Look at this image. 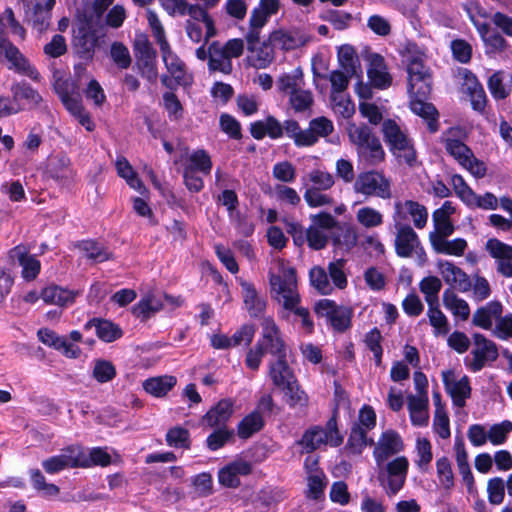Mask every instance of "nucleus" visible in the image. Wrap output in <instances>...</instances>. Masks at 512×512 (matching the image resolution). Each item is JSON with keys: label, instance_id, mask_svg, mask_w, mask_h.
I'll list each match as a JSON object with an SVG mask.
<instances>
[{"label": "nucleus", "instance_id": "obj_1", "mask_svg": "<svg viewBox=\"0 0 512 512\" xmlns=\"http://www.w3.org/2000/svg\"><path fill=\"white\" fill-rule=\"evenodd\" d=\"M350 141L355 145L359 160L369 166L384 161L385 151L379 138L367 125H352L348 130Z\"/></svg>", "mask_w": 512, "mask_h": 512}, {"label": "nucleus", "instance_id": "obj_2", "mask_svg": "<svg viewBox=\"0 0 512 512\" xmlns=\"http://www.w3.org/2000/svg\"><path fill=\"white\" fill-rule=\"evenodd\" d=\"M272 296L285 310H293L300 302L297 290L296 270L293 267L282 265L279 274L270 275Z\"/></svg>", "mask_w": 512, "mask_h": 512}, {"label": "nucleus", "instance_id": "obj_3", "mask_svg": "<svg viewBox=\"0 0 512 512\" xmlns=\"http://www.w3.org/2000/svg\"><path fill=\"white\" fill-rule=\"evenodd\" d=\"M382 133L390 152L398 162L412 166L416 161V151L412 140L400 126L394 120L387 119L382 124Z\"/></svg>", "mask_w": 512, "mask_h": 512}, {"label": "nucleus", "instance_id": "obj_4", "mask_svg": "<svg viewBox=\"0 0 512 512\" xmlns=\"http://www.w3.org/2000/svg\"><path fill=\"white\" fill-rule=\"evenodd\" d=\"M353 190L366 198L377 197L387 200L392 197L391 180L379 170L359 173L354 181Z\"/></svg>", "mask_w": 512, "mask_h": 512}, {"label": "nucleus", "instance_id": "obj_5", "mask_svg": "<svg viewBox=\"0 0 512 512\" xmlns=\"http://www.w3.org/2000/svg\"><path fill=\"white\" fill-rule=\"evenodd\" d=\"M343 437L337 428L336 417L330 418L325 427L314 426L308 429L300 440V445L304 447L307 453L318 449L323 444H329L333 447L341 445Z\"/></svg>", "mask_w": 512, "mask_h": 512}, {"label": "nucleus", "instance_id": "obj_6", "mask_svg": "<svg viewBox=\"0 0 512 512\" xmlns=\"http://www.w3.org/2000/svg\"><path fill=\"white\" fill-rule=\"evenodd\" d=\"M313 39L310 30L306 26H291L278 28L269 34V41L275 48L282 51H292L306 46Z\"/></svg>", "mask_w": 512, "mask_h": 512}, {"label": "nucleus", "instance_id": "obj_7", "mask_svg": "<svg viewBox=\"0 0 512 512\" xmlns=\"http://www.w3.org/2000/svg\"><path fill=\"white\" fill-rule=\"evenodd\" d=\"M261 30L249 29L245 35L247 50L250 53L248 61L256 69H265L275 59V46L269 38L259 45Z\"/></svg>", "mask_w": 512, "mask_h": 512}, {"label": "nucleus", "instance_id": "obj_8", "mask_svg": "<svg viewBox=\"0 0 512 512\" xmlns=\"http://www.w3.org/2000/svg\"><path fill=\"white\" fill-rule=\"evenodd\" d=\"M471 356V359L466 358V364L471 371L478 372L488 363L497 359L498 349L493 341L487 339L480 333H475L473 335Z\"/></svg>", "mask_w": 512, "mask_h": 512}, {"label": "nucleus", "instance_id": "obj_9", "mask_svg": "<svg viewBox=\"0 0 512 512\" xmlns=\"http://www.w3.org/2000/svg\"><path fill=\"white\" fill-rule=\"evenodd\" d=\"M262 337L257 342L264 353L278 358H287V347L281 336L280 329L272 318H264L261 322Z\"/></svg>", "mask_w": 512, "mask_h": 512}, {"label": "nucleus", "instance_id": "obj_10", "mask_svg": "<svg viewBox=\"0 0 512 512\" xmlns=\"http://www.w3.org/2000/svg\"><path fill=\"white\" fill-rule=\"evenodd\" d=\"M316 313L326 317L334 330L344 332L351 325V309L338 306L333 300L322 299L315 305Z\"/></svg>", "mask_w": 512, "mask_h": 512}, {"label": "nucleus", "instance_id": "obj_11", "mask_svg": "<svg viewBox=\"0 0 512 512\" xmlns=\"http://www.w3.org/2000/svg\"><path fill=\"white\" fill-rule=\"evenodd\" d=\"M397 230L395 237L396 254L402 258H408L416 253L419 257L425 256L424 249L420 245V240L413 228L407 224L395 223Z\"/></svg>", "mask_w": 512, "mask_h": 512}, {"label": "nucleus", "instance_id": "obj_12", "mask_svg": "<svg viewBox=\"0 0 512 512\" xmlns=\"http://www.w3.org/2000/svg\"><path fill=\"white\" fill-rule=\"evenodd\" d=\"M24 9L25 20L35 30L42 33L50 25L51 10L53 6H48V0H19Z\"/></svg>", "mask_w": 512, "mask_h": 512}, {"label": "nucleus", "instance_id": "obj_13", "mask_svg": "<svg viewBox=\"0 0 512 512\" xmlns=\"http://www.w3.org/2000/svg\"><path fill=\"white\" fill-rule=\"evenodd\" d=\"M0 54H4L5 58L9 61L10 69L16 70L33 81H40L39 72L7 38L0 37Z\"/></svg>", "mask_w": 512, "mask_h": 512}, {"label": "nucleus", "instance_id": "obj_14", "mask_svg": "<svg viewBox=\"0 0 512 512\" xmlns=\"http://www.w3.org/2000/svg\"><path fill=\"white\" fill-rule=\"evenodd\" d=\"M404 444L400 435L394 430H387L382 433L373 455L377 465L383 464L389 457L401 452Z\"/></svg>", "mask_w": 512, "mask_h": 512}, {"label": "nucleus", "instance_id": "obj_15", "mask_svg": "<svg viewBox=\"0 0 512 512\" xmlns=\"http://www.w3.org/2000/svg\"><path fill=\"white\" fill-rule=\"evenodd\" d=\"M406 210L413 220V224L417 229H422L426 226L428 219V212L424 205L413 200L396 201L394 203V214L393 220L395 223H401L402 220L406 219L403 212Z\"/></svg>", "mask_w": 512, "mask_h": 512}, {"label": "nucleus", "instance_id": "obj_16", "mask_svg": "<svg viewBox=\"0 0 512 512\" xmlns=\"http://www.w3.org/2000/svg\"><path fill=\"white\" fill-rule=\"evenodd\" d=\"M437 267L444 281L452 286V289H458L460 292H468L471 290L472 282L466 272L454 263L447 260H439Z\"/></svg>", "mask_w": 512, "mask_h": 512}, {"label": "nucleus", "instance_id": "obj_17", "mask_svg": "<svg viewBox=\"0 0 512 512\" xmlns=\"http://www.w3.org/2000/svg\"><path fill=\"white\" fill-rule=\"evenodd\" d=\"M486 250L496 259L497 271L505 277H512V246L493 238L486 242Z\"/></svg>", "mask_w": 512, "mask_h": 512}, {"label": "nucleus", "instance_id": "obj_18", "mask_svg": "<svg viewBox=\"0 0 512 512\" xmlns=\"http://www.w3.org/2000/svg\"><path fill=\"white\" fill-rule=\"evenodd\" d=\"M442 377L445 389L451 396L454 405L463 407L471 392L468 378L464 376L460 380H456L452 371H444Z\"/></svg>", "mask_w": 512, "mask_h": 512}, {"label": "nucleus", "instance_id": "obj_19", "mask_svg": "<svg viewBox=\"0 0 512 512\" xmlns=\"http://www.w3.org/2000/svg\"><path fill=\"white\" fill-rule=\"evenodd\" d=\"M9 258L22 267V276L28 281L35 279L40 272V261L34 255H30L25 246L19 245L11 249Z\"/></svg>", "mask_w": 512, "mask_h": 512}, {"label": "nucleus", "instance_id": "obj_20", "mask_svg": "<svg viewBox=\"0 0 512 512\" xmlns=\"http://www.w3.org/2000/svg\"><path fill=\"white\" fill-rule=\"evenodd\" d=\"M368 62L367 75L373 87L388 88L391 85L392 77L387 71L384 58L380 54L371 53L368 55Z\"/></svg>", "mask_w": 512, "mask_h": 512}, {"label": "nucleus", "instance_id": "obj_21", "mask_svg": "<svg viewBox=\"0 0 512 512\" xmlns=\"http://www.w3.org/2000/svg\"><path fill=\"white\" fill-rule=\"evenodd\" d=\"M160 47L165 66L174 78L177 85H188L185 63L171 50L169 43H163Z\"/></svg>", "mask_w": 512, "mask_h": 512}, {"label": "nucleus", "instance_id": "obj_22", "mask_svg": "<svg viewBox=\"0 0 512 512\" xmlns=\"http://www.w3.org/2000/svg\"><path fill=\"white\" fill-rule=\"evenodd\" d=\"M233 406L231 399L220 400L202 417V424L210 428L227 427L226 423L233 414Z\"/></svg>", "mask_w": 512, "mask_h": 512}, {"label": "nucleus", "instance_id": "obj_23", "mask_svg": "<svg viewBox=\"0 0 512 512\" xmlns=\"http://www.w3.org/2000/svg\"><path fill=\"white\" fill-rule=\"evenodd\" d=\"M409 462L406 457L400 456L387 464L388 494L395 495L403 487Z\"/></svg>", "mask_w": 512, "mask_h": 512}, {"label": "nucleus", "instance_id": "obj_24", "mask_svg": "<svg viewBox=\"0 0 512 512\" xmlns=\"http://www.w3.org/2000/svg\"><path fill=\"white\" fill-rule=\"evenodd\" d=\"M209 61L208 70L211 73L220 72L224 75L232 73L233 65L232 60L223 50L222 44L219 41H212L208 45Z\"/></svg>", "mask_w": 512, "mask_h": 512}, {"label": "nucleus", "instance_id": "obj_25", "mask_svg": "<svg viewBox=\"0 0 512 512\" xmlns=\"http://www.w3.org/2000/svg\"><path fill=\"white\" fill-rule=\"evenodd\" d=\"M279 9V0H259L258 6L251 11L249 29L262 30L269 18L275 15Z\"/></svg>", "mask_w": 512, "mask_h": 512}, {"label": "nucleus", "instance_id": "obj_26", "mask_svg": "<svg viewBox=\"0 0 512 512\" xmlns=\"http://www.w3.org/2000/svg\"><path fill=\"white\" fill-rule=\"evenodd\" d=\"M334 131L332 121L326 117H317L309 122L308 128L304 129V147L315 145L319 138L327 137Z\"/></svg>", "mask_w": 512, "mask_h": 512}, {"label": "nucleus", "instance_id": "obj_27", "mask_svg": "<svg viewBox=\"0 0 512 512\" xmlns=\"http://www.w3.org/2000/svg\"><path fill=\"white\" fill-rule=\"evenodd\" d=\"M75 446L69 447L63 454L52 456L42 462L43 469L49 474L58 473L68 467L75 468L78 464H84L77 460Z\"/></svg>", "mask_w": 512, "mask_h": 512}, {"label": "nucleus", "instance_id": "obj_28", "mask_svg": "<svg viewBox=\"0 0 512 512\" xmlns=\"http://www.w3.org/2000/svg\"><path fill=\"white\" fill-rule=\"evenodd\" d=\"M250 133L256 140H261L265 136L271 139H279L283 136L282 124L274 116H268L264 120H258L250 125Z\"/></svg>", "mask_w": 512, "mask_h": 512}, {"label": "nucleus", "instance_id": "obj_29", "mask_svg": "<svg viewBox=\"0 0 512 512\" xmlns=\"http://www.w3.org/2000/svg\"><path fill=\"white\" fill-rule=\"evenodd\" d=\"M97 44V37L88 23L81 24L74 31L73 45L78 54L88 57L94 51Z\"/></svg>", "mask_w": 512, "mask_h": 512}, {"label": "nucleus", "instance_id": "obj_30", "mask_svg": "<svg viewBox=\"0 0 512 512\" xmlns=\"http://www.w3.org/2000/svg\"><path fill=\"white\" fill-rule=\"evenodd\" d=\"M503 306L499 301H490L486 305L479 307L473 314L472 323L475 326L489 330L492 327L493 320H498L502 315Z\"/></svg>", "mask_w": 512, "mask_h": 512}, {"label": "nucleus", "instance_id": "obj_31", "mask_svg": "<svg viewBox=\"0 0 512 512\" xmlns=\"http://www.w3.org/2000/svg\"><path fill=\"white\" fill-rule=\"evenodd\" d=\"M428 396H407V407L414 426H426L429 421Z\"/></svg>", "mask_w": 512, "mask_h": 512}, {"label": "nucleus", "instance_id": "obj_32", "mask_svg": "<svg viewBox=\"0 0 512 512\" xmlns=\"http://www.w3.org/2000/svg\"><path fill=\"white\" fill-rule=\"evenodd\" d=\"M449 236H440L430 240L433 250L438 254L460 257L467 249V241L463 238L448 240Z\"/></svg>", "mask_w": 512, "mask_h": 512}, {"label": "nucleus", "instance_id": "obj_33", "mask_svg": "<svg viewBox=\"0 0 512 512\" xmlns=\"http://www.w3.org/2000/svg\"><path fill=\"white\" fill-rule=\"evenodd\" d=\"M444 307L449 310L454 317L466 321L470 316V307L466 300L460 298L452 288H447L442 295Z\"/></svg>", "mask_w": 512, "mask_h": 512}, {"label": "nucleus", "instance_id": "obj_34", "mask_svg": "<svg viewBox=\"0 0 512 512\" xmlns=\"http://www.w3.org/2000/svg\"><path fill=\"white\" fill-rule=\"evenodd\" d=\"M424 100L425 99H411L410 108L413 113L426 121L428 130L431 133H435L439 129V114L433 104L425 102Z\"/></svg>", "mask_w": 512, "mask_h": 512}, {"label": "nucleus", "instance_id": "obj_35", "mask_svg": "<svg viewBox=\"0 0 512 512\" xmlns=\"http://www.w3.org/2000/svg\"><path fill=\"white\" fill-rule=\"evenodd\" d=\"M269 376L273 384L278 388L296 379L293 369L288 365L286 358H278L269 363Z\"/></svg>", "mask_w": 512, "mask_h": 512}, {"label": "nucleus", "instance_id": "obj_36", "mask_svg": "<svg viewBox=\"0 0 512 512\" xmlns=\"http://www.w3.org/2000/svg\"><path fill=\"white\" fill-rule=\"evenodd\" d=\"M206 7H202L198 4H187L186 6V14L190 16L189 20L197 22H202L205 25V43H208L209 40L217 35V29L215 27L214 20L208 14Z\"/></svg>", "mask_w": 512, "mask_h": 512}, {"label": "nucleus", "instance_id": "obj_37", "mask_svg": "<svg viewBox=\"0 0 512 512\" xmlns=\"http://www.w3.org/2000/svg\"><path fill=\"white\" fill-rule=\"evenodd\" d=\"M92 327H95L97 336L104 342H112L122 336L119 326L105 319L93 318L84 326L86 330Z\"/></svg>", "mask_w": 512, "mask_h": 512}, {"label": "nucleus", "instance_id": "obj_38", "mask_svg": "<svg viewBox=\"0 0 512 512\" xmlns=\"http://www.w3.org/2000/svg\"><path fill=\"white\" fill-rule=\"evenodd\" d=\"M241 287L244 304L250 316L259 317L266 308V301L258 295L252 283L243 282Z\"/></svg>", "mask_w": 512, "mask_h": 512}, {"label": "nucleus", "instance_id": "obj_39", "mask_svg": "<svg viewBox=\"0 0 512 512\" xmlns=\"http://www.w3.org/2000/svg\"><path fill=\"white\" fill-rule=\"evenodd\" d=\"M77 294L78 292L51 285L42 290L41 298L47 304L66 306L74 302Z\"/></svg>", "mask_w": 512, "mask_h": 512}, {"label": "nucleus", "instance_id": "obj_40", "mask_svg": "<svg viewBox=\"0 0 512 512\" xmlns=\"http://www.w3.org/2000/svg\"><path fill=\"white\" fill-rule=\"evenodd\" d=\"M176 383L177 379L175 376L164 375L145 380L143 382V388L147 393L155 397H163L176 385Z\"/></svg>", "mask_w": 512, "mask_h": 512}, {"label": "nucleus", "instance_id": "obj_41", "mask_svg": "<svg viewBox=\"0 0 512 512\" xmlns=\"http://www.w3.org/2000/svg\"><path fill=\"white\" fill-rule=\"evenodd\" d=\"M304 85V74L301 67H297L290 73L281 74L276 80L277 90L288 95Z\"/></svg>", "mask_w": 512, "mask_h": 512}, {"label": "nucleus", "instance_id": "obj_42", "mask_svg": "<svg viewBox=\"0 0 512 512\" xmlns=\"http://www.w3.org/2000/svg\"><path fill=\"white\" fill-rule=\"evenodd\" d=\"M338 62L348 75L359 76L362 73L359 58L355 49L350 45H342L338 50Z\"/></svg>", "mask_w": 512, "mask_h": 512}, {"label": "nucleus", "instance_id": "obj_43", "mask_svg": "<svg viewBox=\"0 0 512 512\" xmlns=\"http://www.w3.org/2000/svg\"><path fill=\"white\" fill-rule=\"evenodd\" d=\"M74 451L77 454V460L84 464H78V467H90L93 465L107 466L111 463V456L102 448H93L89 453H85L80 447L75 446Z\"/></svg>", "mask_w": 512, "mask_h": 512}, {"label": "nucleus", "instance_id": "obj_44", "mask_svg": "<svg viewBox=\"0 0 512 512\" xmlns=\"http://www.w3.org/2000/svg\"><path fill=\"white\" fill-rule=\"evenodd\" d=\"M264 427V419L258 412H251L245 416L237 426L238 436L242 439L251 437Z\"/></svg>", "mask_w": 512, "mask_h": 512}, {"label": "nucleus", "instance_id": "obj_45", "mask_svg": "<svg viewBox=\"0 0 512 512\" xmlns=\"http://www.w3.org/2000/svg\"><path fill=\"white\" fill-rule=\"evenodd\" d=\"M78 247L85 257L96 263L107 261L112 257V253L106 247L93 240L82 241L78 244Z\"/></svg>", "mask_w": 512, "mask_h": 512}, {"label": "nucleus", "instance_id": "obj_46", "mask_svg": "<svg viewBox=\"0 0 512 512\" xmlns=\"http://www.w3.org/2000/svg\"><path fill=\"white\" fill-rule=\"evenodd\" d=\"M280 388L284 391L285 401L290 407L307 406L308 396L301 388L297 378Z\"/></svg>", "mask_w": 512, "mask_h": 512}, {"label": "nucleus", "instance_id": "obj_47", "mask_svg": "<svg viewBox=\"0 0 512 512\" xmlns=\"http://www.w3.org/2000/svg\"><path fill=\"white\" fill-rule=\"evenodd\" d=\"M14 102L26 100L31 107H36L42 101L40 94L26 82L14 83L11 86Z\"/></svg>", "mask_w": 512, "mask_h": 512}, {"label": "nucleus", "instance_id": "obj_48", "mask_svg": "<svg viewBox=\"0 0 512 512\" xmlns=\"http://www.w3.org/2000/svg\"><path fill=\"white\" fill-rule=\"evenodd\" d=\"M427 316L430 325L434 328V335L445 336L449 333V322L445 314L440 310L439 303L428 305Z\"/></svg>", "mask_w": 512, "mask_h": 512}, {"label": "nucleus", "instance_id": "obj_49", "mask_svg": "<svg viewBox=\"0 0 512 512\" xmlns=\"http://www.w3.org/2000/svg\"><path fill=\"white\" fill-rule=\"evenodd\" d=\"M441 288L442 282L436 276L424 277L419 283V289L424 294L427 305L439 303L438 294Z\"/></svg>", "mask_w": 512, "mask_h": 512}, {"label": "nucleus", "instance_id": "obj_50", "mask_svg": "<svg viewBox=\"0 0 512 512\" xmlns=\"http://www.w3.org/2000/svg\"><path fill=\"white\" fill-rule=\"evenodd\" d=\"M311 285L322 295H329L334 287L329 281L327 271L320 266L313 267L309 272Z\"/></svg>", "mask_w": 512, "mask_h": 512}, {"label": "nucleus", "instance_id": "obj_51", "mask_svg": "<svg viewBox=\"0 0 512 512\" xmlns=\"http://www.w3.org/2000/svg\"><path fill=\"white\" fill-rule=\"evenodd\" d=\"M184 168H190L192 172H201L208 175L212 169V161L205 150L199 149L188 157V162Z\"/></svg>", "mask_w": 512, "mask_h": 512}, {"label": "nucleus", "instance_id": "obj_52", "mask_svg": "<svg viewBox=\"0 0 512 512\" xmlns=\"http://www.w3.org/2000/svg\"><path fill=\"white\" fill-rule=\"evenodd\" d=\"M432 90L431 75L408 79V92L412 99H427Z\"/></svg>", "mask_w": 512, "mask_h": 512}, {"label": "nucleus", "instance_id": "obj_53", "mask_svg": "<svg viewBox=\"0 0 512 512\" xmlns=\"http://www.w3.org/2000/svg\"><path fill=\"white\" fill-rule=\"evenodd\" d=\"M446 151L453 156L461 165H466L473 155L471 149L462 141L457 139L445 140Z\"/></svg>", "mask_w": 512, "mask_h": 512}, {"label": "nucleus", "instance_id": "obj_54", "mask_svg": "<svg viewBox=\"0 0 512 512\" xmlns=\"http://www.w3.org/2000/svg\"><path fill=\"white\" fill-rule=\"evenodd\" d=\"M356 220L365 228H375L383 223V215L373 207L365 206L356 212Z\"/></svg>", "mask_w": 512, "mask_h": 512}, {"label": "nucleus", "instance_id": "obj_55", "mask_svg": "<svg viewBox=\"0 0 512 512\" xmlns=\"http://www.w3.org/2000/svg\"><path fill=\"white\" fill-rule=\"evenodd\" d=\"M50 172L52 177L64 182L71 180L74 175L73 169L71 167V161L65 155L58 156L53 161Z\"/></svg>", "mask_w": 512, "mask_h": 512}, {"label": "nucleus", "instance_id": "obj_56", "mask_svg": "<svg viewBox=\"0 0 512 512\" xmlns=\"http://www.w3.org/2000/svg\"><path fill=\"white\" fill-rule=\"evenodd\" d=\"M313 101L311 91L304 89L303 86L289 95V104L295 112L306 111L312 106Z\"/></svg>", "mask_w": 512, "mask_h": 512}, {"label": "nucleus", "instance_id": "obj_57", "mask_svg": "<svg viewBox=\"0 0 512 512\" xmlns=\"http://www.w3.org/2000/svg\"><path fill=\"white\" fill-rule=\"evenodd\" d=\"M166 442L171 447L189 449L191 445L190 433L183 427H173L166 434Z\"/></svg>", "mask_w": 512, "mask_h": 512}, {"label": "nucleus", "instance_id": "obj_58", "mask_svg": "<svg viewBox=\"0 0 512 512\" xmlns=\"http://www.w3.org/2000/svg\"><path fill=\"white\" fill-rule=\"evenodd\" d=\"M233 437V430H229L227 427H219L207 437L206 444L209 450L216 451L231 442Z\"/></svg>", "mask_w": 512, "mask_h": 512}, {"label": "nucleus", "instance_id": "obj_59", "mask_svg": "<svg viewBox=\"0 0 512 512\" xmlns=\"http://www.w3.org/2000/svg\"><path fill=\"white\" fill-rule=\"evenodd\" d=\"M432 218L435 231L430 232L429 240L435 239L436 237L450 236L453 234L455 228L449 216L433 212Z\"/></svg>", "mask_w": 512, "mask_h": 512}, {"label": "nucleus", "instance_id": "obj_60", "mask_svg": "<svg viewBox=\"0 0 512 512\" xmlns=\"http://www.w3.org/2000/svg\"><path fill=\"white\" fill-rule=\"evenodd\" d=\"M30 477L35 490L42 492L46 496H56L59 494V487L55 484L47 483L44 475L39 469L31 470Z\"/></svg>", "mask_w": 512, "mask_h": 512}, {"label": "nucleus", "instance_id": "obj_61", "mask_svg": "<svg viewBox=\"0 0 512 512\" xmlns=\"http://www.w3.org/2000/svg\"><path fill=\"white\" fill-rule=\"evenodd\" d=\"M345 260L338 259L330 262L328 265V273L332 280L333 287L344 289L347 286V277L344 273Z\"/></svg>", "mask_w": 512, "mask_h": 512}, {"label": "nucleus", "instance_id": "obj_62", "mask_svg": "<svg viewBox=\"0 0 512 512\" xmlns=\"http://www.w3.org/2000/svg\"><path fill=\"white\" fill-rule=\"evenodd\" d=\"M512 431V422L504 420L501 423L494 424L488 430V439L493 445L503 444L508 434Z\"/></svg>", "mask_w": 512, "mask_h": 512}, {"label": "nucleus", "instance_id": "obj_63", "mask_svg": "<svg viewBox=\"0 0 512 512\" xmlns=\"http://www.w3.org/2000/svg\"><path fill=\"white\" fill-rule=\"evenodd\" d=\"M304 200L312 208L331 206L334 204V199L330 195L323 193V190H317L315 188L306 189Z\"/></svg>", "mask_w": 512, "mask_h": 512}, {"label": "nucleus", "instance_id": "obj_64", "mask_svg": "<svg viewBox=\"0 0 512 512\" xmlns=\"http://www.w3.org/2000/svg\"><path fill=\"white\" fill-rule=\"evenodd\" d=\"M488 500L492 505H499L505 497V482L500 477L488 480L487 483Z\"/></svg>", "mask_w": 512, "mask_h": 512}]
</instances>
